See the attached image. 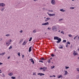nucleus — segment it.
<instances>
[{
	"mask_svg": "<svg viewBox=\"0 0 79 79\" xmlns=\"http://www.w3.org/2000/svg\"><path fill=\"white\" fill-rule=\"evenodd\" d=\"M54 40H57L58 41H56L57 43H60V42L61 41V39L59 38V37L56 36H54Z\"/></svg>",
	"mask_w": 79,
	"mask_h": 79,
	"instance_id": "1",
	"label": "nucleus"
},
{
	"mask_svg": "<svg viewBox=\"0 0 79 79\" xmlns=\"http://www.w3.org/2000/svg\"><path fill=\"white\" fill-rule=\"evenodd\" d=\"M52 31H53L56 32V31H57V28H56V27L54 26L52 27Z\"/></svg>",
	"mask_w": 79,
	"mask_h": 79,
	"instance_id": "2",
	"label": "nucleus"
},
{
	"mask_svg": "<svg viewBox=\"0 0 79 79\" xmlns=\"http://www.w3.org/2000/svg\"><path fill=\"white\" fill-rule=\"evenodd\" d=\"M48 24H49L48 22L46 23H43L42 24V26H46V25H48Z\"/></svg>",
	"mask_w": 79,
	"mask_h": 79,
	"instance_id": "3",
	"label": "nucleus"
},
{
	"mask_svg": "<svg viewBox=\"0 0 79 79\" xmlns=\"http://www.w3.org/2000/svg\"><path fill=\"white\" fill-rule=\"evenodd\" d=\"M48 15H49V16H55V14H50L48 13Z\"/></svg>",
	"mask_w": 79,
	"mask_h": 79,
	"instance_id": "4",
	"label": "nucleus"
},
{
	"mask_svg": "<svg viewBox=\"0 0 79 79\" xmlns=\"http://www.w3.org/2000/svg\"><path fill=\"white\" fill-rule=\"evenodd\" d=\"M51 3L52 5H55V0H52L51 1Z\"/></svg>",
	"mask_w": 79,
	"mask_h": 79,
	"instance_id": "5",
	"label": "nucleus"
},
{
	"mask_svg": "<svg viewBox=\"0 0 79 79\" xmlns=\"http://www.w3.org/2000/svg\"><path fill=\"white\" fill-rule=\"evenodd\" d=\"M29 61H31V62H32V64H34V61L33 60V59H29Z\"/></svg>",
	"mask_w": 79,
	"mask_h": 79,
	"instance_id": "6",
	"label": "nucleus"
},
{
	"mask_svg": "<svg viewBox=\"0 0 79 79\" xmlns=\"http://www.w3.org/2000/svg\"><path fill=\"white\" fill-rule=\"evenodd\" d=\"M5 4L4 3H0V6H2L3 7V6H5Z\"/></svg>",
	"mask_w": 79,
	"mask_h": 79,
	"instance_id": "7",
	"label": "nucleus"
},
{
	"mask_svg": "<svg viewBox=\"0 0 79 79\" xmlns=\"http://www.w3.org/2000/svg\"><path fill=\"white\" fill-rule=\"evenodd\" d=\"M38 75H40V76H44L45 74L44 73H39L38 74Z\"/></svg>",
	"mask_w": 79,
	"mask_h": 79,
	"instance_id": "8",
	"label": "nucleus"
},
{
	"mask_svg": "<svg viewBox=\"0 0 79 79\" xmlns=\"http://www.w3.org/2000/svg\"><path fill=\"white\" fill-rule=\"evenodd\" d=\"M77 52L76 51H75L74 50V52L73 53V55L74 56H76V55H77Z\"/></svg>",
	"mask_w": 79,
	"mask_h": 79,
	"instance_id": "9",
	"label": "nucleus"
},
{
	"mask_svg": "<svg viewBox=\"0 0 79 79\" xmlns=\"http://www.w3.org/2000/svg\"><path fill=\"white\" fill-rule=\"evenodd\" d=\"M49 19H50V18H47L45 19V22H47L48 20H49Z\"/></svg>",
	"mask_w": 79,
	"mask_h": 79,
	"instance_id": "10",
	"label": "nucleus"
},
{
	"mask_svg": "<svg viewBox=\"0 0 79 79\" xmlns=\"http://www.w3.org/2000/svg\"><path fill=\"white\" fill-rule=\"evenodd\" d=\"M32 46L30 47L29 49V52H31L32 51Z\"/></svg>",
	"mask_w": 79,
	"mask_h": 79,
	"instance_id": "11",
	"label": "nucleus"
},
{
	"mask_svg": "<svg viewBox=\"0 0 79 79\" xmlns=\"http://www.w3.org/2000/svg\"><path fill=\"white\" fill-rule=\"evenodd\" d=\"M27 43V42L26 41H24L23 44V45H24L26 44V43Z\"/></svg>",
	"mask_w": 79,
	"mask_h": 79,
	"instance_id": "12",
	"label": "nucleus"
},
{
	"mask_svg": "<svg viewBox=\"0 0 79 79\" xmlns=\"http://www.w3.org/2000/svg\"><path fill=\"white\" fill-rule=\"evenodd\" d=\"M60 11H62V12H64L66 10H63V9H61L60 10Z\"/></svg>",
	"mask_w": 79,
	"mask_h": 79,
	"instance_id": "13",
	"label": "nucleus"
},
{
	"mask_svg": "<svg viewBox=\"0 0 79 79\" xmlns=\"http://www.w3.org/2000/svg\"><path fill=\"white\" fill-rule=\"evenodd\" d=\"M9 76H13V73H10L8 74Z\"/></svg>",
	"mask_w": 79,
	"mask_h": 79,
	"instance_id": "14",
	"label": "nucleus"
},
{
	"mask_svg": "<svg viewBox=\"0 0 79 79\" xmlns=\"http://www.w3.org/2000/svg\"><path fill=\"white\" fill-rule=\"evenodd\" d=\"M65 73H64L65 75H67L68 74V72L66 70H64Z\"/></svg>",
	"mask_w": 79,
	"mask_h": 79,
	"instance_id": "15",
	"label": "nucleus"
},
{
	"mask_svg": "<svg viewBox=\"0 0 79 79\" xmlns=\"http://www.w3.org/2000/svg\"><path fill=\"white\" fill-rule=\"evenodd\" d=\"M4 10H5V8L2 7V9L1 10V11H3Z\"/></svg>",
	"mask_w": 79,
	"mask_h": 79,
	"instance_id": "16",
	"label": "nucleus"
},
{
	"mask_svg": "<svg viewBox=\"0 0 79 79\" xmlns=\"http://www.w3.org/2000/svg\"><path fill=\"white\" fill-rule=\"evenodd\" d=\"M5 52L0 54V55L3 56V55H5Z\"/></svg>",
	"mask_w": 79,
	"mask_h": 79,
	"instance_id": "17",
	"label": "nucleus"
},
{
	"mask_svg": "<svg viewBox=\"0 0 79 79\" xmlns=\"http://www.w3.org/2000/svg\"><path fill=\"white\" fill-rule=\"evenodd\" d=\"M47 68L45 67H43V70H46Z\"/></svg>",
	"mask_w": 79,
	"mask_h": 79,
	"instance_id": "18",
	"label": "nucleus"
},
{
	"mask_svg": "<svg viewBox=\"0 0 79 79\" xmlns=\"http://www.w3.org/2000/svg\"><path fill=\"white\" fill-rule=\"evenodd\" d=\"M32 37H31L29 40V42H31V41L32 40Z\"/></svg>",
	"mask_w": 79,
	"mask_h": 79,
	"instance_id": "19",
	"label": "nucleus"
},
{
	"mask_svg": "<svg viewBox=\"0 0 79 79\" xmlns=\"http://www.w3.org/2000/svg\"><path fill=\"white\" fill-rule=\"evenodd\" d=\"M74 7H71L70 8V9H71V10H74Z\"/></svg>",
	"mask_w": 79,
	"mask_h": 79,
	"instance_id": "20",
	"label": "nucleus"
},
{
	"mask_svg": "<svg viewBox=\"0 0 79 79\" xmlns=\"http://www.w3.org/2000/svg\"><path fill=\"white\" fill-rule=\"evenodd\" d=\"M76 78V79H79V75H77Z\"/></svg>",
	"mask_w": 79,
	"mask_h": 79,
	"instance_id": "21",
	"label": "nucleus"
},
{
	"mask_svg": "<svg viewBox=\"0 0 79 79\" xmlns=\"http://www.w3.org/2000/svg\"><path fill=\"white\" fill-rule=\"evenodd\" d=\"M12 48V46H10V47L9 48V50H10V49H11Z\"/></svg>",
	"mask_w": 79,
	"mask_h": 79,
	"instance_id": "22",
	"label": "nucleus"
},
{
	"mask_svg": "<svg viewBox=\"0 0 79 79\" xmlns=\"http://www.w3.org/2000/svg\"><path fill=\"white\" fill-rule=\"evenodd\" d=\"M60 47H60L59 48L62 49L63 47V46H60Z\"/></svg>",
	"mask_w": 79,
	"mask_h": 79,
	"instance_id": "23",
	"label": "nucleus"
},
{
	"mask_svg": "<svg viewBox=\"0 0 79 79\" xmlns=\"http://www.w3.org/2000/svg\"><path fill=\"white\" fill-rule=\"evenodd\" d=\"M60 77H62V76L61 75H60L59 76V77H58V78H60Z\"/></svg>",
	"mask_w": 79,
	"mask_h": 79,
	"instance_id": "24",
	"label": "nucleus"
},
{
	"mask_svg": "<svg viewBox=\"0 0 79 79\" xmlns=\"http://www.w3.org/2000/svg\"><path fill=\"white\" fill-rule=\"evenodd\" d=\"M41 60H45V59L44 57H43L41 58Z\"/></svg>",
	"mask_w": 79,
	"mask_h": 79,
	"instance_id": "25",
	"label": "nucleus"
},
{
	"mask_svg": "<svg viewBox=\"0 0 79 79\" xmlns=\"http://www.w3.org/2000/svg\"><path fill=\"white\" fill-rule=\"evenodd\" d=\"M11 79H15V77H11Z\"/></svg>",
	"mask_w": 79,
	"mask_h": 79,
	"instance_id": "26",
	"label": "nucleus"
},
{
	"mask_svg": "<svg viewBox=\"0 0 79 79\" xmlns=\"http://www.w3.org/2000/svg\"><path fill=\"white\" fill-rule=\"evenodd\" d=\"M33 32L35 33V32H36V30H34L33 31Z\"/></svg>",
	"mask_w": 79,
	"mask_h": 79,
	"instance_id": "27",
	"label": "nucleus"
},
{
	"mask_svg": "<svg viewBox=\"0 0 79 79\" xmlns=\"http://www.w3.org/2000/svg\"><path fill=\"white\" fill-rule=\"evenodd\" d=\"M49 60H48V63H50V59H48Z\"/></svg>",
	"mask_w": 79,
	"mask_h": 79,
	"instance_id": "28",
	"label": "nucleus"
},
{
	"mask_svg": "<svg viewBox=\"0 0 79 79\" xmlns=\"http://www.w3.org/2000/svg\"><path fill=\"white\" fill-rule=\"evenodd\" d=\"M63 42H66V40H64L63 41Z\"/></svg>",
	"mask_w": 79,
	"mask_h": 79,
	"instance_id": "29",
	"label": "nucleus"
},
{
	"mask_svg": "<svg viewBox=\"0 0 79 79\" xmlns=\"http://www.w3.org/2000/svg\"><path fill=\"white\" fill-rule=\"evenodd\" d=\"M69 67H67L66 66H65V69H68V68H69Z\"/></svg>",
	"mask_w": 79,
	"mask_h": 79,
	"instance_id": "30",
	"label": "nucleus"
},
{
	"mask_svg": "<svg viewBox=\"0 0 79 79\" xmlns=\"http://www.w3.org/2000/svg\"><path fill=\"white\" fill-rule=\"evenodd\" d=\"M51 56L52 57H53L54 56H55V55L53 54H51Z\"/></svg>",
	"mask_w": 79,
	"mask_h": 79,
	"instance_id": "31",
	"label": "nucleus"
},
{
	"mask_svg": "<svg viewBox=\"0 0 79 79\" xmlns=\"http://www.w3.org/2000/svg\"><path fill=\"white\" fill-rule=\"evenodd\" d=\"M69 37H73V36L71 35H69Z\"/></svg>",
	"mask_w": 79,
	"mask_h": 79,
	"instance_id": "32",
	"label": "nucleus"
},
{
	"mask_svg": "<svg viewBox=\"0 0 79 79\" xmlns=\"http://www.w3.org/2000/svg\"><path fill=\"white\" fill-rule=\"evenodd\" d=\"M77 37V36H76L74 37V40H75V39H76Z\"/></svg>",
	"mask_w": 79,
	"mask_h": 79,
	"instance_id": "33",
	"label": "nucleus"
},
{
	"mask_svg": "<svg viewBox=\"0 0 79 79\" xmlns=\"http://www.w3.org/2000/svg\"><path fill=\"white\" fill-rule=\"evenodd\" d=\"M39 62H41V63H44V61L42 60H39Z\"/></svg>",
	"mask_w": 79,
	"mask_h": 79,
	"instance_id": "34",
	"label": "nucleus"
},
{
	"mask_svg": "<svg viewBox=\"0 0 79 79\" xmlns=\"http://www.w3.org/2000/svg\"><path fill=\"white\" fill-rule=\"evenodd\" d=\"M67 44H69V45H70V42H67Z\"/></svg>",
	"mask_w": 79,
	"mask_h": 79,
	"instance_id": "35",
	"label": "nucleus"
},
{
	"mask_svg": "<svg viewBox=\"0 0 79 79\" xmlns=\"http://www.w3.org/2000/svg\"><path fill=\"white\" fill-rule=\"evenodd\" d=\"M18 56H20V53L19 52L18 53Z\"/></svg>",
	"mask_w": 79,
	"mask_h": 79,
	"instance_id": "36",
	"label": "nucleus"
},
{
	"mask_svg": "<svg viewBox=\"0 0 79 79\" xmlns=\"http://www.w3.org/2000/svg\"><path fill=\"white\" fill-rule=\"evenodd\" d=\"M33 75H34V76H35V75H36V73H33Z\"/></svg>",
	"mask_w": 79,
	"mask_h": 79,
	"instance_id": "37",
	"label": "nucleus"
},
{
	"mask_svg": "<svg viewBox=\"0 0 79 79\" xmlns=\"http://www.w3.org/2000/svg\"><path fill=\"white\" fill-rule=\"evenodd\" d=\"M48 11H51V12H53V10H48Z\"/></svg>",
	"mask_w": 79,
	"mask_h": 79,
	"instance_id": "38",
	"label": "nucleus"
},
{
	"mask_svg": "<svg viewBox=\"0 0 79 79\" xmlns=\"http://www.w3.org/2000/svg\"><path fill=\"white\" fill-rule=\"evenodd\" d=\"M23 40V39H21L20 41V42L21 43V42H22Z\"/></svg>",
	"mask_w": 79,
	"mask_h": 79,
	"instance_id": "39",
	"label": "nucleus"
},
{
	"mask_svg": "<svg viewBox=\"0 0 79 79\" xmlns=\"http://www.w3.org/2000/svg\"><path fill=\"white\" fill-rule=\"evenodd\" d=\"M62 20H63V19H59V21H61Z\"/></svg>",
	"mask_w": 79,
	"mask_h": 79,
	"instance_id": "40",
	"label": "nucleus"
},
{
	"mask_svg": "<svg viewBox=\"0 0 79 79\" xmlns=\"http://www.w3.org/2000/svg\"><path fill=\"white\" fill-rule=\"evenodd\" d=\"M6 45H7V46H9V44H8V43H6Z\"/></svg>",
	"mask_w": 79,
	"mask_h": 79,
	"instance_id": "41",
	"label": "nucleus"
},
{
	"mask_svg": "<svg viewBox=\"0 0 79 79\" xmlns=\"http://www.w3.org/2000/svg\"><path fill=\"white\" fill-rule=\"evenodd\" d=\"M51 68H52V69H53L55 68V66H53L52 67H51Z\"/></svg>",
	"mask_w": 79,
	"mask_h": 79,
	"instance_id": "42",
	"label": "nucleus"
},
{
	"mask_svg": "<svg viewBox=\"0 0 79 79\" xmlns=\"http://www.w3.org/2000/svg\"><path fill=\"white\" fill-rule=\"evenodd\" d=\"M48 30H50V29H51V28H50L49 27L48 28Z\"/></svg>",
	"mask_w": 79,
	"mask_h": 79,
	"instance_id": "43",
	"label": "nucleus"
},
{
	"mask_svg": "<svg viewBox=\"0 0 79 79\" xmlns=\"http://www.w3.org/2000/svg\"><path fill=\"white\" fill-rule=\"evenodd\" d=\"M9 35V34H7V35H6V36H7V37H8V36H9V35Z\"/></svg>",
	"mask_w": 79,
	"mask_h": 79,
	"instance_id": "44",
	"label": "nucleus"
},
{
	"mask_svg": "<svg viewBox=\"0 0 79 79\" xmlns=\"http://www.w3.org/2000/svg\"><path fill=\"white\" fill-rule=\"evenodd\" d=\"M68 46H69L68 44H67V45L66 46V47H68Z\"/></svg>",
	"mask_w": 79,
	"mask_h": 79,
	"instance_id": "45",
	"label": "nucleus"
},
{
	"mask_svg": "<svg viewBox=\"0 0 79 79\" xmlns=\"http://www.w3.org/2000/svg\"><path fill=\"white\" fill-rule=\"evenodd\" d=\"M20 32L22 33V32H23V30H21L20 31Z\"/></svg>",
	"mask_w": 79,
	"mask_h": 79,
	"instance_id": "46",
	"label": "nucleus"
},
{
	"mask_svg": "<svg viewBox=\"0 0 79 79\" xmlns=\"http://www.w3.org/2000/svg\"><path fill=\"white\" fill-rule=\"evenodd\" d=\"M2 64H3V63H2L1 62H0V65H1Z\"/></svg>",
	"mask_w": 79,
	"mask_h": 79,
	"instance_id": "47",
	"label": "nucleus"
},
{
	"mask_svg": "<svg viewBox=\"0 0 79 79\" xmlns=\"http://www.w3.org/2000/svg\"><path fill=\"white\" fill-rule=\"evenodd\" d=\"M2 74L3 75V77H5V74L4 73H2Z\"/></svg>",
	"mask_w": 79,
	"mask_h": 79,
	"instance_id": "48",
	"label": "nucleus"
},
{
	"mask_svg": "<svg viewBox=\"0 0 79 79\" xmlns=\"http://www.w3.org/2000/svg\"><path fill=\"white\" fill-rule=\"evenodd\" d=\"M40 69H43V68L41 67V68H40Z\"/></svg>",
	"mask_w": 79,
	"mask_h": 79,
	"instance_id": "49",
	"label": "nucleus"
},
{
	"mask_svg": "<svg viewBox=\"0 0 79 79\" xmlns=\"http://www.w3.org/2000/svg\"><path fill=\"white\" fill-rule=\"evenodd\" d=\"M15 8H16V7H17V5H15Z\"/></svg>",
	"mask_w": 79,
	"mask_h": 79,
	"instance_id": "50",
	"label": "nucleus"
},
{
	"mask_svg": "<svg viewBox=\"0 0 79 79\" xmlns=\"http://www.w3.org/2000/svg\"><path fill=\"white\" fill-rule=\"evenodd\" d=\"M10 56H9L7 58L8 59H10Z\"/></svg>",
	"mask_w": 79,
	"mask_h": 79,
	"instance_id": "51",
	"label": "nucleus"
},
{
	"mask_svg": "<svg viewBox=\"0 0 79 79\" xmlns=\"http://www.w3.org/2000/svg\"><path fill=\"white\" fill-rule=\"evenodd\" d=\"M52 77H56V76L55 75H53L52 76Z\"/></svg>",
	"mask_w": 79,
	"mask_h": 79,
	"instance_id": "52",
	"label": "nucleus"
},
{
	"mask_svg": "<svg viewBox=\"0 0 79 79\" xmlns=\"http://www.w3.org/2000/svg\"><path fill=\"white\" fill-rule=\"evenodd\" d=\"M2 38H0V41H2Z\"/></svg>",
	"mask_w": 79,
	"mask_h": 79,
	"instance_id": "53",
	"label": "nucleus"
},
{
	"mask_svg": "<svg viewBox=\"0 0 79 79\" xmlns=\"http://www.w3.org/2000/svg\"><path fill=\"white\" fill-rule=\"evenodd\" d=\"M47 59H48V58H45V59H45L44 60H47Z\"/></svg>",
	"mask_w": 79,
	"mask_h": 79,
	"instance_id": "54",
	"label": "nucleus"
},
{
	"mask_svg": "<svg viewBox=\"0 0 79 79\" xmlns=\"http://www.w3.org/2000/svg\"><path fill=\"white\" fill-rule=\"evenodd\" d=\"M0 73H2V71L1 70H0Z\"/></svg>",
	"mask_w": 79,
	"mask_h": 79,
	"instance_id": "55",
	"label": "nucleus"
},
{
	"mask_svg": "<svg viewBox=\"0 0 79 79\" xmlns=\"http://www.w3.org/2000/svg\"><path fill=\"white\" fill-rule=\"evenodd\" d=\"M8 44H9V45H10V44H11V43H8Z\"/></svg>",
	"mask_w": 79,
	"mask_h": 79,
	"instance_id": "56",
	"label": "nucleus"
},
{
	"mask_svg": "<svg viewBox=\"0 0 79 79\" xmlns=\"http://www.w3.org/2000/svg\"><path fill=\"white\" fill-rule=\"evenodd\" d=\"M53 77V76H50V77Z\"/></svg>",
	"mask_w": 79,
	"mask_h": 79,
	"instance_id": "57",
	"label": "nucleus"
},
{
	"mask_svg": "<svg viewBox=\"0 0 79 79\" xmlns=\"http://www.w3.org/2000/svg\"><path fill=\"white\" fill-rule=\"evenodd\" d=\"M61 33L62 34L63 33V31H61Z\"/></svg>",
	"mask_w": 79,
	"mask_h": 79,
	"instance_id": "58",
	"label": "nucleus"
},
{
	"mask_svg": "<svg viewBox=\"0 0 79 79\" xmlns=\"http://www.w3.org/2000/svg\"><path fill=\"white\" fill-rule=\"evenodd\" d=\"M24 55H22V57H23H23H24Z\"/></svg>",
	"mask_w": 79,
	"mask_h": 79,
	"instance_id": "59",
	"label": "nucleus"
},
{
	"mask_svg": "<svg viewBox=\"0 0 79 79\" xmlns=\"http://www.w3.org/2000/svg\"><path fill=\"white\" fill-rule=\"evenodd\" d=\"M34 2H36V1H37V0H34Z\"/></svg>",
	"mask_w": 79,
	"mask_h": 79,
	"instance_id": "60",
	"label": "nucleus"
},
{
	"mask_svg": "<svg viewBox=\"0 0 79 79\" xmlns=\"http://www.w3.org/2000/svg\"><path fill=\"white\" fill-rule=\"evenodd\" d=\"M72 45H71V46L70 47V48H72Z\"/></svg>",
	"mask_w": 79,
	"mask_h": 79,
	"instance_id": "61",
	"label": "nucleus"
},
{
	"mask_svg": "<svg viewBox=\"0 0 79 79\" xmlns=\"http://www.w3.org/2000/svg\"><path fill=\"white\" fill-rule=\"evenodd\" d=\"M11 41H12L11 40H10V41H9V42H11Z\"/></svg>",
	"mask_w": 79,
	"mask_h": 79,
	"instance_id": "62",
	"label": "nucleus"
},
{
	"mask_svg": "<svg viewBox=\"0 0 79 79\" xmlns=\"http://www.w3.org/2000/svg\"><path fill=\"white\" fill-rule=\"evenodd\" d=\"M79 57H78V60H79Z\"/></svg>",
	"mask_w": 79,
	"mask_h": 79,
	"instance_id": "63",
	"label": "nucleus"
},
{
	"mask_svg": "<svg viewBox=\"0 0 79 79\" xmlns=\"http://www.w3.org/2000/svg\"><path fill=\"white\" fill-rule=\"evenodd\" d=\"M50 59V60H52V58H51Z\"/></svg>",
	"mask_w": 79,
	"mask_h": 79,
	"instance_id": "64",
	"label": "nucleus"
}]
</instances>
